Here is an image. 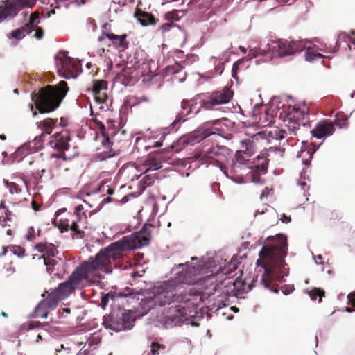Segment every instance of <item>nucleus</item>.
I'll use <instances>...</instances> for the list:
<instances>
[{
	"label": "nucleus",
	"mask_w": 355,
	"mask_h": 355,
	"mask_svg": "<svg viewBox=\"0 0 355 355\" xmlns=\"http://www.w3.org/2000/svg\"><path fill=\"white\" fill-rule=\"evenodd\" d=\"M40 324L39 322H31L28 324V328L31 329H34L39 327Z\"/></svg>",
	"instance_id": "55"
},
{
	"label": "nucleus",
	"mask_w": 355,
	"mask_h": 355,
	"mask_svg": "<svg viewBox=\"0 0 355 355\" xmlns=\"http://www.w3.org/2000/svg\"><path fill=\"white\" fill-rule=\"evenodd\" d=\"M283 218H282V220L284 223H287L291 221V218L290 217H287L286 216L283 215Z\"/></svg>",
	"instance_id": "56"
},
{
	"label": "nucleus",
	"mask_w": 355,
	"mask_h": 355,
	"mask_svg": "<svg viewBox=\"0 0 355 355\" xmlns=\"http://www.w3.org/2000/svg\"><path fill=\"white\" fill-rule=\"evenodd\" d=\"M211 61L214 65L215 75H221L224 70V63L221 62V60H218L217 58L215 57H212L211 58Z\"/></svg>",
	"instance_id": "37"
},
{
	"label": "nucleus",
	"mask_w": 355,
	"mask_h": 355,
	"mask_svg": "<svg viewBox=\"0 0 355 355\" xmlns=\"http://www.w3.org/2000/svg\"><path fill=\"white\" fill-rule=\"evenodd\" d=\"M57 65L59 74L65 78H76L79 73L80 64L70 57L61 58Z\"/></svg>",
	"instance_id": "14"
},
{
	"label": "nucleus",
	"mask_w": 355,
	"mask_h": 355,
	"mask_svg": "<svg viewBox=\"0 0 355 355\" xmlns=\"http://www.w3.org/2000/svg\"><path fill=\"white\" fill-rule=\"evenodd\" d=\"M127 34L117 35L112 33L103 32L101 35L99 36L98 41L103 44H105L106 39H107L114 48L123 51L129 46V42L127 40Z\"/></svg>",
	"instance_id": "18"
},
{
	"label": "nucleus",
	"mask_w": 355,
	"mask_h": 355,
	"mask_svg": "<svg viewBox=\"0 0 355 355\" xmlns=\"http://www.w3.org/2000/svg\"><path fill=\"white\" fill-rule=\"evenodd\" d=\"M5 208H6L5 202L3 201H1L0 203V209H5Z\"/></svg>",
	"instance_id": "61"
},
{
	"label": "nucleus",
	"mask_w": 355,
	"mask_h": 355,
	"mask_svg": "<svg viewBox=\"0 0 355 355\" xmlns=\"http://www.w3.org/2000/svg\"><path fill=\"white\" fill-rule=\"evenodd\" d=\"M173 26V22H168V23L163 24L159 27V30L161 31L162 33H164L166 31H168Z\"/></svg>",
	"instance_id": "50"
},
{
	"label": "nucleus",
	"mask_w": 355,
	"mask_h": 355,
	"mask_svg": "<svg viewBox=\"0 0 355 355\" xmlns=\"http://www.w3.org/2000/svg\"><path fill=\"white\" fill-rule=\"evenodd\" d=\"M345 42L349 50H355V37H351L345 33H340L338 36L337 43Z\"/></svg>",
	"instance_id": "29"
},
{
	"label": "nucleus",
	"mask_w": 355,
	"mask_h": 355,
	"mask_svg": "<svg viewBox=\"0 0 355 355\" xmlns=\"http://www.w3.org/2000/svg\"><path fill=\"white\" fill-rule=\"evenodd\" d=\"M107 83L105 80H95L93 82L92 92L93 94L103 90H107Z\"/></svg>",
	"instance_id": "36"
},
{
	"label": "nucleus",
	"mask_w": 355,
	"mask_h": 355,
	"mask_svg": "<svg viewBox=\"0 0 355 355\" xmlns=\"http://www.w3.org/2000/svg\"><path fill=\"white\" fill-rule=\"evenodd\" d=\"M6 234H7L8 235H10H10H12V230H11L10 229H8V230H6Z\"/></svg>",
	"instance_id": "62"
},
{
	"label": "nucleus",
	"mask_w": 355,
	"mask_h": 355,
	"mask_svg": "<svg viewBox=\"0 0 355 355\" xmlns=\"http://www.w3.org/2000/svg\"><path fill=\"white\" fill-rule=\"evenodd\" d=\"M152 225H144L142 229L121 239L113 242L101 250L88 261H84L72 272V279L80 287L98 282L102 278L101 272L110 273L114 262L122 258V252L148 245L151 240Z\"/></svg>",
	"instance_id": "2"
},
{
	"label": "nucleus",
	"mask_w": 355,
	"mask_h": 355,
	"mask_svg": "<svg viewBox=\"0 0 355 355\" xmlns=\"http://www.w3.org/2000/svg\"><path fill=\"white\" fill-rule=\"evenodd\" d=\"M72 279L71 275L69 279L60 284L58 288L49 293L46 299L40 302V306H45L49 311L55 309L58 302L67 297L76 288H81L80 285L76 284Z\"/></svg>",
	"instance_id": "7"
},
{
	"label": "nucleus",
	"mask_w": 355,
	"mask_h": 355,
	"mask_svg": "<svg viewBox=\"0 0 355 355\" xmlns=\"http://www.w3.org/2000/svg\"><path fill=\"white\" fill-rule=\"evenodd\" d=\"M172 14H173L172 12H168L166 15L167 18H170V17L173 18V17L171 16Z\"/></svg>",
	"instance_id": "64"
},
{
	"label": "nucleus",
	"mask_w": 355,
	"mask_h": 355,
	"mask_svg": "<svg viewBox=\"0 0 355 355\" xmlns=\"http://www.w3.org/2000/svg\"><path fill=\"white\" fill-rule=\"evenodd\" d=\"M35 248L42 253L46 270L49 274H51L54 272L55 266L58 264V261L54 259L58 252L56 247L52 243L46 242L38 243L35 245Z\"/></svg>",
	"instance_id": "11"
},
{
	"label": "nucleus",
	"mask_w": 355,
	"mask_h": 355,
	"mask_svg": "<svg viewBox=\"0 0 355 355\" xmlns=\"http://www.w3.org/2000/svg\"><path fill=\"white\" fill-rule=\"evenodd\" d=\"M114 297H115V295L112 293H108L105 295L103 296L101 298V306L103 307V309H105L106 307V306L107 305L109 299L110 298L112 300H114Z\"/></svg>",
	"instance_id": "45"
},
{
	"label": "nucleus",
	"mask_w": 355,
	"mask_h": 355,
	"mask_svg": "<svg viewBox=\"0 0 355 355\" xmlns=\"http://www.w3.org/2000/svg\"><path fill=\"white\" fill-rule=\"evenodd\" d=\"M131 135H128L125 130H119L112 132L110 137L112 142V148L108 152V156H115L124 150L130 144Z\"/></svg>",
	"instance_id": "12"
},
{
	"label": "nucleus",
	"mask_w": 355,
	"mask_h": 355,
	"mask_svg": "<svg viewBox=\"0 0 355 355\" xmlns=\"http://www.w3.org/2000/svg\"><path fill=\"white\" fill-rule=\"evenodd\" d=\"M258 279L259 275H257L253 277L251 284H247L239 277L233 280L232 277H227L223 281H220V283L217 284L214 289L216 290V288H218V289L222 290V293L237 295L238 294L251 291L255 286L254 283L258 282Z\"/></svg>",
	"instance_id": "9"
},
{
	"label": "nucleus",
	"mask_w": 355,
	"mask_h": 355,
	"mask_svg": "<svg viewBox=\"0 0 355 355\" xmlns=\"http://www.w3.org/2000/svg\"><path fill=\"white\" fill-rule=\"evenodd\" d=\"M135 15L143 26L155 25L158 21L151 13L145 11H138Z\"/></svg>",
	"instance_id": "25"
},
{
	"label": "nucleus",
	"mask_w": 355,
	"mask_h": 355,
	"mask_svg": "<svg viewBox=\"0 0 355 355\" xmlns=\"http://www.w3.org/2000/svg\"><path fill=\"white\" fill-rule=\"evenodd\" d=\"M7 252V248L3 247V252H1V255H6Z\"/></svg>",
	"instance_id": "60"
},
{
	"label": "nucleus",
	"mask_w": 355,
	"mask_h": 355,
	"mask_svg": "<svg viewBox=\"0 0 355 355\" xmlns=\"http://www.w3.org/2000/svg\"><path fill=\"white\" fill-rule=\"evenodd\" d=\"M347 121V118L343 114H340L336 116V124L341 127L345 125Z\"/></svg>",
	"instance_id": "47"
},
{
	"label": "nucleus",
	"mask_w": 355,
	"mask_h": 355,
	"mask_svg": "<svg viewBox=\"0 0 355 355\" xmlns=\"http://www.w3.org/2000/svg\"><path fill=\"white\" fill-rule=\"evenodd\" d=\"M0 139L6 140V135L4 134L0 135Z\"/></svg>",
	"instance_id": "63"
},
{
	"label": "nucleus",
	"mask_w": 355,
	"mask_h": 355,
	"mask_svg": "<svg viewBox=\"0 0 355 355\" xmlns=\"http://www.w3.org/2000/svg\"><path fill=\"white\" fill-rule=\"evenodd\" d=\"M50 311L45 306H40V302L35 308L33 317L46 318Z\"/></svg>",
	"instance_id": "35"
},
{
	"label": "nucleus",
	"mask_w": 355,
	"mask_h": 355,
	"mask_svg": "<svg viewBox=\"0 0 355 355\" xmlns=\"http://www.w3.org/2000/svg\"><path fill=\"white\" fill-rule=\"evenodd\" d=\"M7 186L12 193H19L21 192L19 185L15 182H7Z\"/></svg>",
	"instance_id": "46"
},
{
	"label": "nucleus",
	"mask_w": 355,
	"mask_h": 355,
	"mask_svg": "<svg viewBox=\"0 0 355 355\" xmlns=\"http://www.w3.org/2000/svg\"><path fill=\"white\" fill-rule=\"evenodd\" d=\"M266 240L268 243L259 251V259L256 262L257 266L263 269L259 284L273 293H278L277 280L280 277L282 268L286 265L284 257L288 250L287 239L283 234H277L268 237Z\"/></svg>",
	"instance_id": "4"
},
{
	"label": "nucleus",
	"mask_w": 355,
	"mask_h": 355,
	"mask_svg": "<svg viewBox=\"0 0 355 355\" xmlns=\"http://www.w3.org/2000/svg\"><path fill=\"white\" fill-rule=\"evenodd\" d=\"M63 312H65L67 313H70L71 310L69 308H63L62 309Z\"/></svg>",
	"instance_id": "59"
},
{
	"label": "nucleus",
	"mask_w": 355,
	"mask_h": 355,
	"mask_svg": "<svg viewBox=\"0 0 355 355\" xmlns=\"http://www.w3.org/2000/svg\"><path fill=\"white\" fill-rule=\"evenodd\" d=\"M299 157H302L303 163L306 165H309L312 158V154H311L309 150H303L300 151Z\"/></svg>",
	"instance_id": "42"
},
{
	"label": "nucleus",
	"mask_w": 355,
	"mask_h": 355,
	"mask_svg": "<svg viewBox=\"0 0 355 355\" xmlns=\"http://www.w3.org/2000/svg\"><path fill=\"white\" fill-rule=\"evenodd\" d=\"M181 107L182 111L177 116L176 119L174 121L173 124L178 123L181 120L183 119V116L188 115L191 112V106L188 100H183L181 102Z\"/></svg>",
	"instance_id": "28"
},
{
	"label": "nucleus",
	"mask_w": 355,
	"mask_h": 355,
	"mask_svg": "<svg viewBox=\"0 0 355 355\" xmlns=\"http://www.w3.org/2000/svg\"><path fill=\"white\" fill-rule=\"evenodd\" d=\"M257 162L256 164L248 167L252 175V180L255 181V173L257 171L266 173L268 168V161L264 156H257Z\"/></svg>",
	"instance_id": "23"
},
{
	"label": "nucleus",
	"mask_w": 355,
	"mask_h": 355,
	"mask_svg": "<svg viewBox=\"0 0 355 355\" xmlns=\"http://www.w3.org/2000/svg\"><path fill=\"white\" fill-rule=\"evenodd\" d=\"M175 304L168 309L165 313L166 320H170L171 322H179L183 317L187 315V311L191 312L196 308L197 304L189 305L187 302H173Z\"/></svg>",
	"instance_id": "13"
},
{
	"label": "nucleus",
	"mask_w": 355,
	"mask_h": 355,
	"mask_svg": "<svg viewBox=\"0 0 355 355\" xmlns=\"http://www.w3.org/2000/svg\"><path fill=\"white\" fill-rule=\"evenodd\" d=\"M88 220L85 208L79 205L74 208L72 213H68L64 218L58 220V228L60 232L71 231L73 239H81L85 236Z\"/></svg>",
	"instance_id": "6"
},
{
	"label": "nucleus",
	"mask_w": 355,
	"mask_h": 355,
	"mask_svg": "<svg viewBox=\"0 0 355 355\" xmlns=\"http://www.w3.org/2000/svg\"><path fill=\"white\" fill-rule=\"evenodd\" d=\"M141 174L142 173V170H140ZM146 175L140 180V187L142 188L143 190H144L147 187L151 186L154 182L155 180L157 179V174L150 172V173H146Z\"/></svg>",
	"instance_id": "27"
},
{
	"label": "nucleus",
	"mask_w": 355,
	"mask_h": 355,
	"mask_svg": "<svg viewBox=\"0 0 355 355\" xmlns=\"http://www.w3.org/2000/svg\"><path fill=\"white\" fill-rule=\"evenodd\" d=\"M20 10V8L14 0H8L6 3L2 2L0 4V17L2 18L14 17Z\"/></svg>",
	"instance_id": "20"
},
{
	"label": "nucleus",
	"mask_w": 355,
	"mask_h": 355,
	"mask_svg": "<svg viewBox=\"0 0 355 355\" xmlns=\"http://www.w3.org/2000/svg\"><path fill=\"white\" fill-rule=\"evenodd\" d=\"M69 88L66 81L61 80L56 85H47L31 94L33 104L29 105L34 116L40 114L50 113L56 110L65 98Z\"/></svg>",
	"instance_id": "5"
},
{
	"label": "nucleus",
	"mask_w": 355,
	"mask_h": 355,
	"mask_svg": "<svg viewBox=\"0 0 355 355\" xmlns=\"http://www.w3.org/2000/svg\"><path fill=\"white\" fill-rule=\"evenodd\" d=\"M234 92L225 86L213 91L201 101V107L205 110H212L214 107L229 103L232 98Z\"/></svg>",
	"instance_id": "10"
},
{
	"label": "nucleus",
	"mask_w": 355,
	"mask_h": 355,
	"mask_svg": "<svg viewBox=\"0 0 355 355\" xmlns=\"http://www.w3.org/2000/svg\"><path fill=\"white\" fill-rule=\"evenodd\" d=\"M268 49L272 56L284 57L303 51L306 46L301 40L288 41L286 40H272L268 44Z\"/></svg>",
	"instance_id": "8"
},
{
	"label": "nucleus",
	"mask_w": 355,
	"mask_h": 355,
	"mask_svg": "<svg viewBox=\"0 0 355 355\" xmlns=\"http://www.w3.org/2000/svg\"><path fill=\"white\" fill-rule=\"evenodd\" d=\"M299 184L302 187V188L305 190L306 187V182L305 181H300L299 182Z\"/></svg>",
	"instance_id": "57"
},
{
	"label": "nucleus",
	"mask_w": 355,
	"mask_h": 355,
	"mask_svg": "<svg viewBox=\"0 0 355 355\" xmlns=\"http://www.w3.org/2000/svg\"><path fill=\"white\" fill-rule=\"evenodd\" d=\"M183 140V136L180 137L175 142H174L169 148L171 150H173L175 153L180 152L182 149H184L186 146H189L187 142H182Z\"/></svg>",
	"instance_id": "38"
},
{
	"label": "nucleus",
	"mask_w": 355,
	"mask_h": 355,
	"mask_svg": "<svg viewBox=\"0 0 355 355\" xmlns=\"http://www.w3.org/2000/svg\"><path fill=\"white\" fill-rule=\"evenodd\" d=\"M31 207L35 211H39L40 209V205L34 200L31 202Z\"/></svg>",
	"instance_id": "54"
},
{
	"label": "nucleus",
	"mask_w": 355,
	"mask_h": 355,
	"mask_svg": "<svg viewBox=\"0 0 355 355\" xmlns=\"http://www.w3.org/2000/svg\"><path fill=\"white\" fill-rule=\"evenodd\" d=\"M122 323L117 327L111 326L110 328L116 331L130 329L133 327L135 318L132 312L124 313L121 317ZM114 324H112L113 325Z\"/></svg>",
	"instance_id": "24"
},
{
	"label": "nucleus",
	"mask_w": 355,
	"mask_h": 355,
	"mask_svg": "<svg viewBox=\"0 0 355 355\" xmlns=\"http://www.w3.org/2000/svg\"><path fill=\"white\" fill-rule=\"evenodd\" d=\"M11 252L19 257H23L25 255V250L19 245H12L10 248Z\"/></svg>",
	"instance_id": "43"
},
{
	"label": "nucleus",
	"mask_w": 355,
	"mask_h": 355,
	"mask_svg": "<svg viewBox=\"0 0 355 355\" xmlns=\"http://www.w3.org/2000/svg\"><path fill=\"white\" fill-rule=\"evenodd\" d=\"M334 131V123L331 121L323 120L318 123L311 132L313 137L321 139L333 135Z\"/></svg>",
	"instance_id": "19"
},
{
	"label": "nucleus",
	"mask_w": 355,
	"mask_h": 355,
	"mask_svg": "<svg viewBox=\"0 0 355 355\" xmlns=\"http://www.w3.org/2000/svg\"><path fill=\"white\" fill-rule=\"evenodd\" d=\"M58 121V119L47 118L37 123L38 128L44 131L46 135L51 134L53 128L55 126Z\"/></svg>",
	"instance_id": "26"
},
{
	"label": "nucleus",
	"mask_w": 355,
	"mask_h": 355,
	"mask_svg": "<svg viewBox=\"0 0 355 355\" xmlns=\"http://www.w3.org/2000/svg\"><path fill=\"white\" fill-rule=\"evenodd\" d=\"M175 277L164 282L154 288V302L159 306L173 302H187L189 305L197 304L200 299V293L193 288L182 289V284H195L199 276L205 273L204 265L191 266L188 262L179 264L173 269Z\"/></svg>",
	"instance_id": "3"
},
{
	"label": "nucleus",
	"mask_w": 355,
	"mask_h": 355,
	"mask_svg": "<svg viewBox=\"0 0 355 355\" xmlns=\"http://www.w3.org/2000/svg\"><path fill=\"white\" fill-rule=\"evenodd\" d=\"M112 142L110 137H105L104 139L101 140V146L97 148L96 157L101 161L112 157L113 156L107 155L109 154L108 152L112 148Z\"/></svg>",
	"instance_id": "22"
},
{
	"label": "nucleus",
	"mask_w": 355,
	"mask_h": 355,
	"mask_svg": "<svg viewBox=\"0 0 355 355\" xmlns=\"http://www.w3.org/2000/svg\"><path fill=\"white\" fill-rule=\"evenodd\" d=\"M212 134L213 132H208L207 130L193 131L187 135H183V140H182V142H187L188 145L193 146Z\"/></svg>",
	"instance_id": "21"
},
{
	"label": "nucleus",
	"mask_w": 355,
	"mask_h": 355,
	"mask_svg": "<svg viewBox=\"0 0 355 355\" xmlns=\"http://www.w3.org/2000/svg\"><path fill=\"white\" fill-rule=\"evenodd\" d=\"M134 148L137 153H144L148 150L146 143V136L137 137L135 139Z\"/></svg>",
	"instance_id": "30"
},
{
	"label": "nucleus",
	"mask_w": 355,
	"mask_h": 355,
	"mask_svg": "<svg viewBox=\"0 0 355 355\" xmlns=\"http://www.w3.org/2000/svg\"><path fill=\"white\" fill-rule=\"evenodd\" d=\"M107 194L112 195L114 193V189L112 188H109L107 191Z\"/></svg>",
	"instance_id": "58"
},
{
	"label": "nucleus",
	"mask_w": 355,
	"mask_h": 355,
	"mask_svg": "<svg viewBox=\"0 0 355 355\" xmlns=\"http://www.w3.org/2000/svg\"><path fill=\"white\" fill-rule=\"evenodd\" d=\"M168 150V148H166L164 150L150 155L146 161L145 166H146V168L144 171H141V173H150L160 169L162 168L163 163L172 164L173 161H171V158L166 154Z\"/></svg>",
	"instance_id": "16"
},
{
	"label": "nucleus",
	"mask_w": 355,
	"mask_h": 355,
	"mask_svg": "<svg viewBox=\"0 0 355 355\" xmlns=\"http://www.w3.org/2000/svg\"><path fill=\"white\" fill-rule=\"evenodd\" d=\"M35 37L40 40L44 37V31L42 28L37 27L35 33Z\"/></svg>",
	"instance_id": "52"
},
{
	"label": "nucleus",
	"mask_w": 355,
	"mask_h": 355,
	"mask_svg": "<svg viewBox=\"0 0 355 355\" xmlns=\"http://www.w3.org/2000/svg\"><path fill=\"white\" fill-rule=\"evenodd\" d=\"M151 353L153 355H159L160 350H164L166 347L164 345L159 344L156 342H153L150 345Z\"/></svg>",
	"instance_id": "40"
},
{
	"label": "nucleus",
	"mask_w": 355,
	"mask_h": 355,
	"mask_svg": "<svg viewBox=\"0 0 355 355\" xmlns=\"http://www.w3.org/2000/svg\"><path fill=\"white\" fill-rule=\"evenodd\" d=\"M305 58L306 60L309 62H313L322 58L323 55L319 53L315 52L313 49L308 47L305 53Z\"/></svg>",
	"instance_id": "32"
},
{
	"label": "nucleus",
	"mask_w": 355,
	"mask_h": 355,
	"mask_svg": "<svg viewBox=\"0 0 355 355\" xmlns=\"http://www.w3.org/2000/svg\"><path fill=\"white\" fill-rule=\"evenodd\" d=\"M12 216V211L8 209H6V211L5 212V218L3 220L0 221V223L3 227H6L7 226V225L6 223L7 221H11Z\"/></svg>",
	"instance_id": "49"
},
{
	"label": "nucleus",
	"mask_w": 355,
	"mask_h": 355,
	"mask_svg": "<svg viewBox=\"0 0 355 355\" xmlns=\"http://www.w3.org/2000/svg\"><path fill=\"white\" fill-rule=\"evenodd\" d=\"M96 123L98 128V130H100V132L101 133L103 139H104L105 137H111V135L112 134L113 132H112L111 133L107 132L105 126L101 121H96Z\"/></svg>",
	"instance_id": "44"
},
{
	"label": "nucleus",
	"mask_w": 355,
	"mask_h": 355,
	"mask_svg": "<svg viewBox=\"0 0 355 355\" xmlns=\"http://www.w3.org/2000/svg\"><path fill=\"white\" fill-rule=\"evenodd\" d=\"M55 140L51 141L50 144L52 147L56 148L58 150L60 151V154H53L52 157L56 159H60L62 158L63 160H70L71 159V157H67L65 150H67L69 148V141L71 138L70 136L65 132L64 134L61 133H55L53 135Z\"/></svg>",
	"instance_id": "17"
},
{
	"label": "nucleus",
	"mask_w": 355,
	"mask_h": 355,
	"mask_svg": "<svg viewBox=\"0 0 355 355\" xmlns=\"http://www.w3.org/2000/svg\"><path fill=\"white\" fill-rule=\"evenodd\" d=\"M147 55L143 51H137L134 54L135 67H139L140 66L145 64L147 60Z\"/></svg>",
	"instance_id": "31"
},
{
	"label": "nucleus",
	"mask_w": 355,
	"mask_h": 355,
	"mask_svg": "<svg viewBox=\"0 0 355 355\" xmlns=\"http://www.w3.org/2000/svg\"><path fill=\"white\" fill-rule=\"evenodd\" d=\"M309 121L308 108L306 106L302 108L290 107L284 119L287 130L275 127L269 130L259 132L250 138L242 140L241 150L236 152L235 160L232 159L230 166L226 164L231 157V151L225 146L217 145L210 148L204 154L202 159L208 164L218 166L231 179H242L244 175L243 171L247 168L245 162L248 161V158L257 151V143L260 139H267L268 143L273 144L269 147L268 152H277L280 157H282L285 148L281 146L280 142L279 144L277 143L289 135L291 137L287 139V142L291 141V146L295 144L296 141L293 142L294 140L293 136H297L300 126H305Z\"/></svg>",
	"instance_id": "1"
},
{
	"label": "nucleus",
	"mask_w": 355,
	"mask_h": 355,
	"mask_svg": "<svg viewBox=\"0 0 355 355\" xmlns=\"http://www.w3.org/2000/svg\"><path fill=\"white\" fill-rule=\"evenodd\" d=\"M20 9L24 7H33L35 3V0H14Z\"/></svg>",
	"instance_id": "41"
},
{
	"label": "nucleus",
	"mask_w": 355,
	"mask_h": 355,
	"mask_svg": "<svg viewBox=\"0 0 355 355\" xmlns=\"http://www.w3.org/2000/svg\"><path fill=\"white\" fill-rule=\"evenodd\" d=\"M96 101L99 104L105 103L107 99V94L106 90L99 92L94 94Z\"/></svg>",
	"instance_id": "39"
},
{
	"label": "nucleus",
	"mask_w": 355,
	"mask_h": 355,
	"mask_svg": "<svg viewBox=\"0 0 355 355\" xmlns=\"http://www.w3.org/2000/svg\"><path fill=\"white\" fill-rule=\"evenodd\" d=\"M165 137L164 135H162L159 140L156 141L155 138H151L150 137L146 136V146L148 149L159 147L162 146V141L164 138Z\"/></svg>",
	"instance_id": "34"
},
{
	"label": "nucleus",
	"mask_w": 355,
	"mask_h": 355,
	"mask_svg": "<svg viewBox=\"0 0 355 355\" xmlns=\"http://www.w3.org/2000/svg\"><path fill=\"white\" fill-rule=\"evenodd\" d=\"M26 238L29 241H32L35 238V229L33 227H28Z\"/></svg>",
	"instance_id": "51"
},
{
	"label": "nucleus",
	"mask_w": 355,
	"mask_h": 355,
	"mask_svg": "<svg viewBox=\"0 0 355 355\" xmlns=\"http://www.w3.org/2000/svg\"><path fill=\"white\" fill-rule=\"evenodd\" d=\"M236 269V263L234 262H231L227 268H223L221 270V274L223 275H230L232 270H235Z\"/></svg>",
	"instance_id": "48"
},
{
	"label": "nucleus",
	"mask_w": 355,
	"mask_h": 355,
	"mask_svg": "<svg viewBox=\"0 0 355 355\" xmlns=\"http://www.w3.org/2000/svg\"><path fill=\"white\" fill-rule=\"evenodd\" d=\"M349 303L355 307V293H351L348 295Z\"/></svg>",
	"instance_id": "53"
},
{
	"label": "nucleus",
	"mask_w": 355,
	"mask_h": 355,
	"mask_svg": "<svg viewBox=\"0 0 355 355\" xmlns=\"http://www.w3.org/2000/svg\"><path fill=\"white\" fill-rule=\"evenodd\" d=\"M40 23V12L35 11L29 17V21L24 26L15 29L7 34L9 39L21 40L31 33Z\"/></svg>",
	"instance_id": "15"
},
{
	"label": "nucleus",
	"mask_w": 355,
	"mask_h": 355,
	"mask_svg": "<svg viewBox=\"0 0 355 355\" xmlns=\"http://www.w3.org/2000/svg\"><path fill=\"white\" fill-rule=\"evenodd\" d=\"M307 293L312 300H315L317 297H319V302L322 301L325 295L324 291L319 288H314L307 291Z\"/></svg>",
	"instance_id": "33"
}]
</instances>
